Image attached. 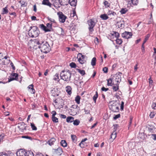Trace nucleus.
Segmentation results:
<instances>
[{
	"instance_id": "10",
	"label": "nucleus",
	"mask_w": 156,
	"mask_h": 156,
	"mask_svg": "<svg viewBox=\"0 0 156 156\" xmlns=\"http://www.w3.org/2000/svg\"><path fill=\"white\" fill-rule=\"evenodd\" d=\"M116 24L119 28H123L125 27V22L123 20H121L118 22Z\"/></svg>"
},
{
	"instance_id": "54",
	"label": "nucleus",
	"mask_w": 156,
	"mask_h": 156,
	"mask_svg": "<svg viewBox=\"0 0 156 156\" xmlns=\"http://www.w3.org/2000/svg\"><path fill=\"white\" fill-rule=\"evenodd\" d=\"M151 137L154 140H156V134H152L151 135Z\"/></svg>"
},
{
	"instance_id": "4",
	"label": "nucleus",
	"mask_w": 156,
	"mask_h": 156,
	"mask_svg": "<svg viewBox=\"0 0 156 156\" xmlns=\"http://www.w3.org/2000/svg\"><path fill=\"white\" fill-rule=\"evenodd\" d=\"M85 56L83 55L81 53H79L77 55V58L79 62L82 64L85 63L86 62V61L84 59Z\"/></svg>"
},
{
	"instance_id": "56",
	"label": "nucleus",
	"mask_w": 156,
	"mask_h": 156,
	"mask_svg": "<svg viewBox=\"0 0 156 156\" xmlns=\"http://www.w3.org/2000/svg\"><path fill=\"white\" fill-rule=\"evenodd\" d=\"M35 156H44L43 154L39 152H37L36 153Z\"/></svg>"
},
{
	"instance_id": "63",
	"label": "nucleus",
	"mask_w": 156,
	"mask_h": 156,
	"mask_svg": "<svg viewBox=\"0 0 156 156\" xmlns=\"http://www.w3.org/2000/svg\"><path fill=\"white\" fill-rule=\"evenodd\" d=\"M10 65L11 66L12 68V69L13 70H15V66H14L13 63L11 62L10 63Z\"/></svg>"
},
{
	"instance_id": "60",
	"label": "nucleus",
	"mask_w": 156,
	"mask_h": 156,
	"mask_svg": "<svg viewBox=\"0 0 156 156\" xmlns=\"http://www.w3.org/2000/svg\"><path fill=\"white\" fill-rule=\"evenodd\" d=\"M124 102L123 101L121 102V109L122 110H123L124 108Z\"/></svg>"
},
{
	"instance_id": "1",
	"label": "nucleus",
	"mask_w": 156,
	"mask_h": 156,
	"mask_svg": "<svg viewBox=\"0 0 156 156\" xmlns=\"http://www.w3.org/2000/svg\"><path fill=\"white\" fill-rule=\"evenodd\" d=\"M72 73L70 71H62L60 73L61 79L64 81L69 82L71 80Z\"/></svg>"
},
{
	"instance_id": "21",
	"label": "nucleus",
	"mask_w": 156,
	"mask_h": 156,
	"mask_svg": "<svg viewBox=\"0 0 156 156\" xmlns=\"http://www.w3.org/2000/svg\"><path fill=\"white\" fill-rule=\"evenodd\" d=\"M66 92L69 95H70L71 94L72 88L71 86H66Z\"/></svg>"
},
{
	"instance_id": "3",
	"label": "nucleus",
	"mask_w": 156,
	"mask_h": 156,
	"mask_svg": "<svg viewBox=\"0 0 156 156\" xmlns=\"http://www.w3.org/2000/svg\"><path fill=\"white\" fill-rule=\"evenodd\" d=\"M94 18H92L89 20L87 21V23L89 26V30L90 32H92L94 31V27L96 22Z\"/></svg>"
},
{
	"instance_id": "22",
	"label": "nucleus",
	"mask_w": 156,
	"mask_h": 156,
	"mask_svg": "<svg viewBox=\"0 0 156 156\" xmlns=\"http://www.w3.org/2000/svg\"><path fill=\"white\" fill-rule=\"evenodd\" d=\"M100 17L103 20H106L109 18L107 14H101L100 15Z\"/></svg>"
},
{
	"instance_id": "44",
	"label": "nucleus",
	"mask_w": 156,
	"mask_h": 156,
	"mask_svg": "<svg viewBox=\"0 0 156 156\" xmlns=\"http://www.w3.org/2000/svg\"><path fill=\"white\" fill-rule=\"evenodd\" d=\"M46 26L48 27V29H50L51 31L52 29V23H48L47 24Z\"/></svg>"
},
{
	"instance_id": "58",
	"label": "nucleus",
	"mask_w": 156,
	"mask_h": 156,
	"mask_svg": "<svg viewBox=\"0 0 156 156\" xmlns=\"http://www.w3.org/2000/svg\"><path fill=\"white\" fill-rule=\"evenodd\" d=\"M151 118H153L154 116V112H151L149 115Z\"/></svg>"
},
{
	"instance_id": "43",
	"label": "nucleus",
	"mask_w": 156,
	"mask_h": 156,
	"mask_svg": "<svg viewBox=\"0 0 156 156\" xmlns=\"http://www.w3.org/2000/svg\"><path fill=\"white\" fill-rule=\"evenodd\" d=\"M116 43L119 44H121L122 42V39L119 38L116 39Z\"/></svg>"
},
{
	"instance_id": "8",
	"label": "nucleus",
	"mask_w": 156,
	"mask_h": 156,
	"mask_svg": "<svg viewBox=\"0 0 156 156\" xmlns=\"http://www.w3.org/2000/svg\"><path fill=\"white\" fill-rule=\"evenodd\" d=\"M18 73H12L10 76V79H9L8 82H9L13 80H17L18 79Z\"/></svg>"
},
{
	"instance_id": "27",
	"label": "nucleus",
	"mask_w": 156,
	"mask_h": 156,
	"mask_svg": "<svg viewBox=\"0 0 156 156\" xmlns=\"http://www.w3.org/2000/svg\"><path fill=\"white\" fill-rule=\"evenodd\" d=\"M107 81L108 82L107 83V85L108 86H112L113 85H114V83H113L112 82V79L111 78H110L107 80Z\"/></svg>"
},
{
	"instance_id": "45",
	"label": "nucleus",
	"mask_w": 156,
	"mask_h": 156,
	"mask_svg": "<svg viewBox=\"0 0 156 156\" xmlns=\"http://www.w3.org/2000/svg\"><path fill=\"white\" fill-rule=\"evenodd\" d=\"M77 70L78 72L82 75H84L85 74V72L84 70H81L80 69H77Z\"/></svg>"
},
{
	"instance_id": "35",
	"label": "nucleus",
	"mask_w": 156,
	"mask_h": 156,
	"mask_svg": "<svg viewBox=\"0 0 156 156\" xmlns=\"http://www.w3.org/2000/svg\"><path fill=\"white\" fill-rule=\"evenodd\" d=\"M115 80L117 82L119 83L121 80V77L120 75H118L116 76Z\"/></svg>"
},
{
	"instance_id": "18",
	"label": "nucleus",
	"mask_w": 156,
	"mask_h": 156,
	"mask_svg": "<svg viewBox=\"0 0 156 156\" xmlns=\"http://www.w3.org/2000/svg\"><path fill=\"white\" fill-rule=\"evenodd\" d=\"M43 4L48 5L51 7L52 4L49 2V0H43L42 2Z\"/></svg>"
},
{
	"instance_id": "26",
	"label": "nucleus",
	"mask_w": 156,
	"mask_h": 156,
	"mask_svg": "<svg viewBox=\"0 0 156 156\" xmlns=\"http://www.w3.org/2000/svg\"><path fill=\"white\" fill-rule=\"evenodd\" d=\"M34 85L32 84L29 85L28 87V88L29 89H30V92L31 93L34 94L35 92V90L34 88Z\"/></svg>"
},
{
	"instance_id": "20",
	"label": "nucleus",
	"mask_w": 156,
	"mask_h": 156,
	"mask_svg": "<svg viewBox=\"0 0 156 156\" xmlns=\"http://www.w3.org/2000/svg\"><path fill=\"white\" fill-rule=\"evenodd\" d=\"M20 126H18V128H19L20 129H21L22 131H23L24 129H26V126H25V123L24 122H22L20 123Z\"/></svg>"
},
{
	"instance_id": "28",
	"label": "nucleus",
	"mask_w": 156,
	"mask_h": 156,
	"mask_svg": "<svg viewBox=\"0 0 156 156\" xmlns=\"http://www.w3.org/2000/svg\"><path fill=\"white\" fill-rule=\"evenodd\" d=\"M112 89L113 91H116L119 89V83H117L116 86L112 87Z\"/></svg>"
},
{
	"instance_id": "5",
	"label": "nucleus",
	"mask_w": 156,
	"mask_h": 156,
	"mask_svg": "<svg viewBox=\"0 0 156 156\" xmlns=\"http://www.w3.org/2000/svg\"><path fill=\"white\" fill-rule=\"evenodd\" d=\"M58 15L59 16V21L62 23H64L66 21L67 17L64 15L62 12H59L58 13Z\"/></svg>"
},
{
	"instance_id": "7",
	"label": "nucleus",
	"mask_w": 156,
	"mask_h": 156,
	"mask_svg": "<svg viewBox=\"0 0 156 156\" xmlns=\"http://www.w3.org/2000/svg\"><path fill=\"white\" fill-rule=\"evenodd\" d=\"M110 109L113 112H116L119 110L118 106H117L115 102H114L111 105L109 106Z\"/></svg>"
},
{
	"instance_id": "62",
	"label": "nucleus",
	"mask_w": 156,
	"mask_h": 156,
	"mask_svg": "<svg viewBox=\"0 0 156 156\" xmlns=\"http://www.w3.org/2000/svg\"><path fill=\"white\" fill-rule=\"evenodd\" d=\"M60 117L61 118L65 119L66 118V115H64L62 114H60Z\"/></svg>"
},
{
	"instance_id": "9",
	"label": "nucleus",
	"mask_w": 156,
	"mask_h": 156,
	"mask_svg": "<svg viewBox=\"0 0 156 156\" xmlns=\"http://www.w3.org/2000/svg\"><path fill=\"white\" fill-rule=\"evenodd\" d=\"M54 152L58 155H61L63 152L62 149L61 147H58L57 149H54Z\"/></svg>"
},
{
	"instance_id": "36",
	"label": "nucleus",
	"mask_w": 156,
	"mask_h": 156,
	"mask_svg": "<svg viewBox=\"0 0 156 156\" xmlns=\"http://www.w3.org/2000/svg\"><path fill=\"white\" fill-rule=\"evenodd\" d=\"M96 58L95 57H94L92 59L91 61V65L93 66H94L96 65Z\"/></svg>"
},
{
	"instance_id": "14",
	"label": "nucleus",
	"mask_w": 156,
	"mask_h": 156,
	"mask_svg": "<svg viewBox=\"0 0 156 156\" xmlns=\"http://www.w3.org/2000/svg\"><path fill=\"white\" fill-rule=\"evenodd\" d=\"M72 106H74V107H73L74 108H76V109L73 110V111H75V112H74V114L75 115L77 114H78L79 113L80 111V109H79V107H78L77 105H72Z\"/></svg>"
},
{
	"instance_id": "32",
	"label": "nucleus",
	"mask_w": 156,
	"mask_h": 156,
	"mask_svg": "<svg viewBox=\"0 0 156 156\" xmlns=\"http://www.w3.org/2000/svg\"><path fill=\"white\" fill-rule=\"evenodd\" d=\"M80 97L79 96L77 95L75 98V101L76 102V103L79 104L80 103Z\"/></svg>"
},
{
	"instance_id": "16",
	"label": "nucleus",
	"mask_w": 156,
	"mask_h": 156,
	"mask_svg": "<svg viewBox=\"0 0 156 156\" xmlns=\"http://www.w3.org/2000/svg\"><path fill=\"white\" fill-rule=\"evenodd\" d=\"M56 140V139L55 138L53 137L51 138L47 142V144L50 146H51L54 144Z\"/></svg>"
},
{
	"instance_id": "37",
	"label": "nucleus",
	"mask_w": 156,
	"mask_h": 156,
	"mask_svg": "<svg viewBox=\"0 0 156 156\" xmlns=\"http://www.w3.org/2000/svg\"><path fill=\"white\" fill-rule=\"evenodd\" d=\"M98 96V92L96 91L95 92V94L94 95L93 97V100L95 103L96 102V100Z\"/></svg>"
},
{
	"instance_id": "30",
	"label": "nucleus",
	"mask_w": 156,
	"mask_h": 156,
	"mask_svg": "<svg viewBox=\"0 0 156 156\" xmlns=\"http://www.w3.org/2000/svg\"><path fill=\"white\" fill-rule=\"evenodd\" d=\"M116 137V132L114 131L112 133L111 138L112 139H115Z\"/></svg>"
},
{
	"instance_id": "19",
	"label": "nucleus",
	"mask_w": 156,
	"mask_h": 156,
	"mask_svg": "<svg viewBox=\"0 0 156 156\" xmlns=\"http://www.w3.org/2000/svg\"><path fill=\"white\" fill-rule=\"evenodd\" d=\"M48 46H49V44L47 43L46 42L45 44H41L40 46H38L39 48H42L43 49H47L48 48Z\"/></svg>"
},
{
	"instance_id": "34",
	"label": "nucleus",
	"mask_w": 156,
	"mask_h": 156,
	"mask_svg": "<svg viewBox=\"0 0 156 156\" xmlns=\"http://www.w3.org/2000/svg\"><path fill=\"white\" fill-rule=\"evenodd\" d=\"M107 15L108 16L112 15L113 16H114L116 15V13L115 12L109 10L108 12H107Z\"/></svg>"
},
{
	"instance_id": "53",
	"label": "nucleus",
	"mask_w": 156,
	"mask_h": 156,
	"mask_svg": "<svg viewBox=\"0 0 156 156\" xmlns=\"http://www.w3.org/2000/svg\"><path fill=\"white\" fill-rule=\"evenodd\" d=\"M41 51L42 52L45 53L46 54L49 52L50 51V50H49L46 51L45 49H41Z\"/></svg>"
},
{
	"instance_id": "6",
	"label": "nucleus",
	"mask_w": 156,
	"mask_h": 156,
	"mask_svg": "<svg viewBox=\"0 0 156 156\" xmlns=\"http://www.w3.org/2000/svg\"><path fill=\"white\" fill-rule=\"evenodd\" d=\"M132 36L131 32L125 31L122 34V37L128 39L131 38Z\"/></svg>"
},
{
	"instance_id": "42",
	"label": "nucleus",
	"mask_w": 156,
	"mask_h": 156,
	"mask_svg": "<svg viewBox=\"0 0 156 156\" xmlns=\"http://www.w3.org/2000/svg\"><path fill=\"white\" fill-rule=\"evenodd\" d=\"M103 4L105 8H108V7H109L110 5V3L106 1H105L103 2Z\"/></svg>"
},
{
	"instance_id": "38",
	"label": "nucleus",
	"mask_w": 156,
	"mask_h": 156,
	"mask_svg": "<svg viewBox=\"0 0 156 156\" xmlns=\"http://www.w3.org/2000/svg\"><path fill=\"white\" fill-rule=\"evenodd\" d=\"M73 124L75 126H77L79 125V123H80V121L78 119H76L75 120H73Z\"/></svg>"
},
{
	"instance_id": "49",
	"label": "nucleus",
	"mask_w": 156,
	"mask_h": 156,
	"mask_svg": "<svg viewBox=\"0 0 156 156\" xmlns=\"http://www.w3.org/2000/svg\"><path fill=\"white\" fill-rule=\"evenodd\" d=\"M48 20L49 21H50L51 22V23H55V20L49 17H48Z\"/></svg>"
},
{
	"instance_id": "24",
	"label": "nucleus",
	"mask_w": 156,
	"mask_h": 156,
	"mask_svg": "<svg viewBox=\"0 0 156 156\" xmlns=\"http://www.w3.org/2000/svg\"><path fill=\"white\" fill-rule=\"evenodd\" d=\"M74 118L72 116H68L66 118V121L68 123H72L73 121Z\"/></svg>"
},
{
	"instance_id": "50",
	"label": "nucleus",
	"mask_w": 156,
	"mask_h": 156,
	"mask_svg": "<svg viewBox=\"0 0 156 156\" xmlns=\"http://www.w3.org/2000/svg\"><path fill=\"white\" fill-rule=\"evenodd\" d=\"M113 35L115 36L117 38H118L119 37V34L118 32H114Z\"/></svg>"
},
{
	"instance_id": "2",
	"label": "nucleus",
	"mask_w": 156,
	"mask_h": 156,
	"mask_svg": "<svg viewBox=\"0 0 156 156\" xmlns=\"http://www.w3.org/2000/svg\"><path fill=\"white\" fill-rule=\"evenodd\" d=\"M30 29L28 31V34L31 37H36L40 34V31L38 27L36 26L30 27Z\"/></svg>"
},
{
	"instance_id": "29",
	"label": "nucleus",
	"mask_w": 156,
	"mask_h": 156,
	"mask_svg": "<svg viewBox=\"0 0 156 156\" xmlns=\"http://www.w3.org/2000/svg\"><path fill=\"white\" fill-rule=\"evenodd\" d=\"M150 37V35L149 34H147L146 37H145L144 41L143 43L142 44V47L143 48H144V44L147 41L149 37Z\"/></svg>"
},
{
	"instance_id": "39",
	"label": "nucleus",
	"mask_w": 156,
	"mask_h": 156,
	"mask_svg": "<svg viewBox=\"0 0 156 156\" xmlns=\"http://www.w3.org/2000/svg\"><path fill=\"white\" fill-rule=\"evenodd\" d=\"M53 80H54L58 81L59 80V79L58 74L56 73L54 76Z\"/></svg>"
},
{
	"instance_id": "11",
	"label": "nucleus",
	"mask_w": 156,
	"mask_h": 156,
	"mask_svg": "<svg viewBox=\"0 0 156 156\" xmlns=\"http://www.w3.org/2000/svg\"><path fill=\"white\" fill-rule=\"evenodd\" d=\"M69 0H58V2L61 5L64 6L68 4Z\"/></svg>"
},
{
	"instance_id": "52",
	"label": "nucleus",
	"mask_w": 156,
	"mask_h": 156,
	"mask_svg": "<svg viewBox=\"0 0 156 156\" xmlns=\"http://www.w3.org/2000/svg\"><path fill=\"white\" fill-rule=\"evenodd\" d=\"M120 114H118L117 115H115V116L113 117V119L114 120H116L118 118L120 117Z\"/></svg>"
},
{
	"instance_id": "55",
	"label": "nucleus",
	"mask_w": 156,
	"mask_h": 156,
	"mask_svg": "<svg viewBox=\"0 0 156 156\" xmlns=\"http://www.w3.org/2000/svg\"><path fill=\"white\" fill-rule=\"evenodd\" d=\"M27 5V2H23L21 3V6L22 7L26 6Z\"/></svg>"
},
{
	"instance_id": "47",
	"label": "nucleus",
	"mask_w": 156,
	"mask_h": 156,
	"mask_svg": "<svg viewBox=\"0 0 156 156\" xmlns=\"http://www.w3.org/2000/svg\"><path fill=\"white\" fill-rule=\"evenodd\" d=\"M31 126V128L33 130H37V128L36 126H35V125L33 123H30Z\"/></svg>"
},
{
	"instance_id": "61",
	"label": "nucleus",
	"mask_w": 156,
	"mask_h": 156,
	"mask_svg": "<svg viewBox=\"0 0 156 156\" xmlns=\"http://www.w3.org/2000/svg\"><path fill=\"white\" fill-rule=\"evenodd\" d=\"M149 83L150 84H153V81L151 79V77H150V78L149 79Z\"/></svg>"
},
{
	"instance_id": "23",
	"label": "nucleus",
	"mask_w": 156,
	"mask_h": 156,
	"mask_svg": "<svg viewBox=\"0 0 156 156\" xmlns=\"http://www.w3.org/2000/svg\"><path fill=\"white\" fill-rule=\"evenodd\" d=\"M138 3V0H131V3L130 4L131 6H133V5H136Z\"/></svg>"
},
{
	"instance_id": "12",
	"label": "nucleus",
	"mask_w": 156,
	"mask_h": 156,
	"mask_svg": "<svg viewBox=\"0 0 156 156\" xmlns=\"http://www.w3.org/2000/svg\"><path fill=\"white\" fill-rule=\"evenodd\" d=\"M39 27L42 30L44 31L45 32L51 31L50 29H48L43 24H41L39 25Z\"/></svg>"
},
{
	"instance_id": "51",
	"label": "nucleus",
	"mask_w": 156,
	"mask_h": 156,
	"mask_svg": "<svg viewBox=\"0 0 156 156\" xmlns=\"http://www.w3.org/2000/svg\"><path fill=\"white\" fill-rule=\"evenodd\" d=\"M103 71L105 73H107L108 72V68L107 67H105L103 68Z\"/></svg>"
},
{
	"instance_id": "57",
	"label": "nucleus",
	"mask_w": 156,
	"mask_h": 156,
	"mask_svg": "<svg viewBox=\"0 0 156 156\" xmlns=\"http://www.w3.org/2000/svg\"><path fill=\"white\" fill-rule=\"evenodd\" d=\"M101 90L103 91H106L108 90V88H105L104 87H102Z\"/></svg>"
},
{
	"instance_id": "46",
	"label": "nucleus",
	"mask_w": 156,
	"mask_h": 156,
	"mask_svg": "<svg viewBox=\"0 0 156 156\" xmlns=\"http://www.w3.org/2000/svg\"><path fill=\"white\" fill-rule=\"evenodd\" d=\"M52 120L53 122H58V119L55 116H52Z\"/></svg>"
},
{
	"instance_id": "17",
	"label": "nucleus",
	"mask_w": 156,
	"mask_h": 156,
	"mask_svg": "<svg viewBox=\"0 0 156 156\" xmlns=\"http://www.w3.org/2000/svg\"><path fill=\"white\" fill-rule=\"evenodd\" d=\"M26 152L23 150H21L17 152V155L18 156H25V152Z\"/></svg>"
},
{
	"instance_id": "31",
	"label": "nucleus",
	"mask_w": 156,
	"mask_h": 156,
	"mask_svg": "<svg viewBox=\"0 0 156 156\" xmlns=\"http://www.w3.org/2000/svg\"><path fill=\"white\" fill-rule=\"evenodd\" d=\"M61 145L64 147L67 146V144L66 141L65 140H62L60 142Z\"/></svg>"
},
{
	"instance_id": "48",
	"label": "nucleus",
	"mask_w": 156,
	"mask_h": 156,
	"mask_svg": "<svg viewBox=\"0 0 156 156\" xmlns=\"http://www.w3.org/2000/svg\"><path fill=\"white\" fill-rule=\"evenodd\" d=\"M69 65L72 68H75L76 66V64L73 62L71 63Z\"/></svg>"
},
{
	"instance_id": "15",
	"label": "nucleus",
	"mask_w": 156,
	"mask_h": 156,
	"mask_svg": "<svg viewBox=\"0 0 156 156\" xmlns=\"http://www.w3.org/2000/svg\"><path fill=\"white\" fill-rule=\"evenodd\" d=\"M76 0H69L68 4L69 3L71 6L75 7L76 5Z\"/></svg>"
},
{
	"instance_id": "33",
	"label": "nucleus",
	"mask_w": 156,
	"mask_h": 156,
	"mask_svg": "<svg viewBox=\"0 0 156 156\" xmlns=\"http://www.w3.org/2000/svg\"><path fill=\"white\" fill-rule=\"evenodd\" d=\"M128 11V9L126 8H122L120 11V12L121 14H124L126 13Z\"/></svg>"
},
{
	"instance_id": "41",
	"label": "nucleus",
	"mask_w": 156,
	"mask_h": 156,
	"mask_svg": "<svg viewBox=\"0 0 156 156\" xmlns=\"http://www.w3.org/2000/svg\"><path fill=\"white\" fill-rule=\"evenodd\" d=\"M87 140V138H85L84 139H83L81 141L80 143L79 144V146L81 147V148H83L84 146H82V144H83V143L84 141H86Z\"/></svg>"
},
{
	"instance_id": "59",
	"label": "nucleus",
	"mask_w": 156,
	"mask_h": 156,
	"mask_svg": "<svg viewBox=\"0 0 156 156\" xmlns=\"http://www.w3.org/2000/svg\"><path fill=\"white\" fill-rule=\"evenodd\" d=\"M152 107L154 109H156V104L155 103H153L152 105Z\"/></svg>"
},
{
	"instance_id": "64",
	"label": "nucleus",
	"mask_w": 156,
	"mask_h": 156,
	"mask_svg": "<svg viewBox=\"0 0 156 156\" xmlns=\"http://www.w3.org/2000/svg\"><path fill=\"white\" fill-rule=\"evenodd\" d=\"M154 54L153 55V58H156V49H154Z\"/></svg>"
},
{
	"instance_id": "13",
	"label": "nucleus",
	"mask_w": 156,
	"mask_h": 156,
	"mask_svg": "<svg viewBox=\"0 0 156 156\" xmlns=\"http://www.w3.org/2000/svg\"><path fill=\"white\" fill-rule=\"evenodd\" d=\"M154 123L153 122L151 123V124L148 125V130L150 132H151L153 130L155 129L154 126Z\"/></svg>"
},
{
	"instance_id": "25",
	"label": "nucleus",
	"mask_w": 156,
	"mask_h": 156,
	"mask_svg": "<svg viewBox=\"0 0 156 156\" xmlns=\"http://www.w3.org/2000/svg\"><path fill=\"white\" fill-rule=\"evenodd\" d=\"M25 156H34V155L32 151H28L25 152Z\"/></svg>"
},
{
	"instance_id": "40",
	"label": "nucleus",
	"mask_w": 156,
	"mask_h": 156,
	"mask_svg": "<svg viewBox=\"0 0 156 156\" xmlns=\"http://www.w3.org/2000/svg\"><path fill=\"white\" fill-rule=\"evenodd\" d=\"M9 12V10L7 9V7H5L3 9V12L2 13V14H6Z\"/></svg>"
}]
</instances>
